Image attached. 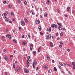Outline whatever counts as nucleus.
<instances>
[{
  "mask_svg": "<svg viewBox=\"0 0 75 75\" xmlns=\"http://www.w3.org/2000/svg\"><path fill=\"white\" fill-rule=\"evenodd\" d=\"M21 71V68L19 67H17L16 69L15 70L16 72H20Z\"/></svg>",
  "mask_w": 75,
  "mask_h": 75,
  "instance_id": "obj_1",
  "label": "nucleus"
},
{
  "mask_svg": "<svg viewBox=\"0 0 75 75\" xmlns=\"http://www.w3.org/2000/svg\"><path fill=\"white\" fill-rule=\"evenodd\" d=\"M29 47H30V50L31 51H32L33 50V48L34 47V46H33V45L32 43H31L30 44Z\"/></svg>",
  "mask_w": 75,
  "mask_h": 75,
  "instance_id": "obj_2",
  "label": "nucleus"
},
{
  "mask_svg": "<svg viewBox=\"0 0 75 75\" xmlns=\"http://www.w3.org/2000/svg\"><path fill=\"white\" fill-rule=\"evenodd\" d=\"M21 23L22 26H24L25 25V22L23 21H21Z\"/></svg>",
  "mask_w": 75,
  "mask_h": 75,
  "instance_id": "obj_3",
  "label": "nucleus"
},
{
  "mask_svg": "<svg viewBox=\"0 0 75 75\" xmlns=\"http://www.w3.org/2000/svg\"><path fill=\"white\" fill-rule=\"evenodd\" d=\"M4 59H5L6 61H8V59L7 57L6 56H4Z\"/></svg>",
  "mask_w": 75,
  "mask_h": 75,
  "instance_id": "obj_4",
  "label": "nucleus"
},
{
  "mask_svg": "<svg viewBox=\"0 0 75 75\" xmlns=\"http://www.w3.org/2000/svg\"><path fill=\"white\" fill-rule=\"evenodd\" d=\"M24 71L25 73L27 74V73H28L29 72V71L28 70H27V69L26 68L24 69Z\"/></svg>",
  "mask_w": 75,
  "mask_h": 75,
  "instance_id": "obj_5",
  "label": "nucleus"
},
{
  "mask_svg": "<svg viewBox=\"0 0 75 75\" xmlns=\"http://www.w3.org/2000/svg\"><path fill=\"white\" fill-rule=\"evenodd\" d=\"M6 37H8L9 38H10V39H11V36L9 35H6Z\"/></svg>",
  "mask_w": 75,
  "mask_h": 75,
  "instance_id": "obj_6",
  "label": "nucleus"
},
{
  "mask_svg": "<svg viewBox=\"0 0 75 75\" xmlns=\"http://www.w3.org/2000/svg\"><path fill=\"white\" fill-rule=\"evenodd\" d=\"M44 68L45 69H47L48 68V65H46L44 66Z\"/></svg>",
  "mask_w": 75,
  "mask_h": 75,
  "instance_id": "obj_7",
  "label": "nucleus"
},
{
  "mask_svg": "<svg viewBox=\"0 0 75 75\" xmlns=\"http://www.w3.org/2000/svg\"><path fill=\"white\" fill-rule=\"evenodd\" d=\"M33 54H34V55H35L37 54V52L35 51H33Z\"/></svg>",
  "mask_w": 75,
  "mask_h": 75,
  "instance_id": "obj_8",
  "label": "nucleus"
},
{
  "mask_svg": "<svg viewBox=\"0 0 75 75\" xmlns=\"http://www.w3.org/2000/svg\"><path fill=\"white\" fill-rule=\"evenodd\" d=\"M40 21L39 20H37L36 21V23L37 24H40Z\"/></svg>",
  "mask_w": 75,
  "mask_h": 75,
  "instance_id": "obj_9",
  "label": "nucleus"
},
{
  "mask_svg": "<svg viewBox=\"0 0 75 75\" xmlns=\"http://www.w3.org/2000/svg\"><path fill=\"white\" fill-rule=\"evenodd\" d=\"M22 44L23 45H26V44H27L26 42H25L24 41H23L22 42Z\"/></svg>",
  "mask_w": 75,
  "mask_h": 75,
  "instance_id": "obj_10",
  "label": "nucleus"
},
{
  "mask_svg": "<svg viewBox=\"0 0 75 75\" xmlns=\"http://www.w3.org/2000/svg\"><path fill=\"white\" fill-rule=\"evenodd\" d=\"M1 38L2 39H3V41H5V37L4 36H1Z\"/></svg>",
  "mask_w": 75,
  "mask_h": 75,
  "instance_id": "obj_11",
  "label": "nucleus"
},
{
  "mask_svg": "<svg viewBox=\"0 0 75 75\" xmlns=\"http://www.w3.org/2000/svg\"><path fill=\"white\" fill-rule=\"evenodd\" d=\"M26 64L27 65V68H28V67H29V66L30 65V63L28 62H27Z\"/></svg>",
  "mask_w": 75,
  "mask_h": 75,
  "instance_id": "obj_12",
  "label": "nucleus"
},
{
  "mask_svg": "<svg viewBox=\"0 0 75 75\" xmlns=\"http://www.w3.org/2000/svg\"><path fill=\"white\" fill-rule=\"evenodd\" d=\"M47 60H50V56H49L47 55Z\"/></svg>",
  "mask_w": 75,
  "mask_h": 75,
  "instance_id": "obj_13",
  "label": "nucleus"
},
{
  "mask_svg": "<svg viewBox=\"0 0 75 75\" xmlns=\"http://www.w3.org/2000/svg\"><path fill=\"white\" fill-rule=\"evenodd\" d=\"M31 12H32V14H33V15H34V14H35V13L33 10L31 11Z\"/></svg>",
  "mask_w": 75,
  "mask_h": 75,
  "instance_id": "obj_14",
  "label": "nucleus"
},
{
  "mask_svg": "<svg viewBox=\"0 0 75 75\" xmlns=\"http://www.w3.org/2000/svg\"><path fill=\"white\" fill-rule=\"evenodd\" d=\"M50 0H47V1L46 3L47 4H50Z\"/></svg>",
  "mask_w": 75,
  "mask_h": 75,
  "instance_id": "obj_15",
  "label": "nucleus"
},
{
  "mask_svg": "<svg viewBox=\"0 0 75 75\" xmlns=\"http://www.w3.org/2000/svg\"><path fill=\"white\" fill-rule=\"evenodd\" d=\"M50 46L52 47H53V43L51 42H50Z\"/></svg>",
  "mask_w": 75,
  "mask_h": 75,
  "instance_id": "obj_16",
  "label": "nucleus"
},
{
  "mask_svg": "<svg viewBox=\"0 0 75 75\" xmlns=\"http://www.w3.org/2000/svg\"><path fill=\"white\" fill-rule=\"evenodd\" d=\"M55 24H53V25H52L51 27L52 28H54V27H55Z\"/></svg>",
  "mask_w": 75,
  "mask_h": 75,
  "instance_id": "obj_17",
  "label": "nucleus"
},
{
  "mask_svg": "<svg viewBox=\"0 0 75 75\" xmlns=\"http://www.w3.org/2000/svg\"><path fill=\"white\" fill-rule=\"evenodd\" d=\"M58 29H59V30H62V28H61V26H59L58 27Z\"/></svg>",
  "mask_w": 75,
  "mask_h": 75,
  "instance_id": "obj_18",
  "label": "nucleus"
},
{
  "mask_svg": "<svg viewBox=\"0 0 75 75\" xmlns=\"http://www.w3.org/2000/svg\"><path fill=\"white\" fill-rule=\"evenodd\" d=\"M24 21L26 23H27L28 22V20L26 18H24Z\"/></svg>",
  "mask_w": 75,
  "mask_h": 75,
  "instance_id": "obj_19",
  "label": "nucleus"
},
{
  "mask_svg": "<svg viewBox=\"0 0 75 75\" xmlns=\"http://www.w3.org/2000/svg\"><path fill=\"white\" fill-rule=\"evenodd\" d=\"M38 29L40 31H41V26L39 27Z\"/></svg>",
  "mask_w": 75,
  "mask_h": 75,
  "instance_id": "obj_20",
  "label": "nucleus"
},
{
  "mask_svg": "<svg viewBox=\"0 0 75 75\" xmlns=\"http://www.w3.org/2000/svg\"><path fill=\"white\" fill-rule=\"evenodd\" d=\"M70 9V7H68L67 9V11L68 12L69 11V9Z\"/></svg>",
  "mask_w": 75,
  "mask_h": 75,
  "instance_id": "obj_21",
  "label": "nucleus"
},
{
  "mask_svg": "<svg viewBox=\"0 0 75 75\" xmlns=\"http://www.w3.org/2000/svg\"><path fill=\"white\" fill-rule=\"evenodd\" d=\"M54 71H57V68L55 67H54Z\"/></svg>",
  "mask_w": 75,
  "mask_h": 75,
  "instance_id": "obj_22",
  "label": "nucleus"
},
{
  "mask_svg": "<svg viewBox=\"0 0 75 75\" xmlns=\"http://www.w3.org/2000/svg\"><path fill=\"white\" fill-rule=\"evenodd\" d=\"M3 18H4V20H6V19H7V17L5 15H4V16L3 17Z\"/></svg>",
  "mask_w": 75,
  "mask_h": 75,
  "instance_id": "obj_23",
  "label": "nucleus"
},
{
  "mask_svg": "<svg viewBox=\"0 0 75 75\" xmlns=\"http://www.w3.org/2000/svg\"><path fill=\"white\" fill-rule=\"evenodd\" d=\"M13 41L14 42H15V43H17V42L16 40L14 39L13 40Z\"/></svg>",
  "mask_w": 75,
  "mask_h": 75,
  "instance_id": "obj_24",
  "label": "nucleus"
},
{
  "mask_svg": "<svg viewBox=\"0 0 75 75\" xmlns=\"http://www.w3.org/2000/svg\"><path fill=\"white\" fill-rule=\"evenodd\" d=\"M57 10L58 11V13H61V11L59 9H57Z\"/></svg>",
  "mask_w": 75,
  "mask_h": 75,
  "instance_id": "obj_25",
  "label": "nucleus"
},
{
  "mask_svg": "<svg viewBox=\"0 0 75 75\" xmlns=\"http://www.w3.org/2000/svg\"><path fill=\"white\" fill-rule=\"evenodd\" d=\"M58 25H59V26H60V27L62 26V25H61V23H57Z\"/></svg>",
  "mask_w": 75,
  "mask_h": 75,
  "instance_id": "obj_26",
  "label": "nucleus"
},
{
  "mask_svg": "<svg viewBox=\"0 0 75 75\" xmlns=\"http://www.w3.org/2000/svg\"><path fill=\"white\" fill-rule=\"evenodd\" d=\"M44 16H45L46 17H47V13H44Z\"/></svg>",
  "mask_w": 75,
  "mask_h": 75,
  "instance_id": "obj_27",
  "label": "nucleus"
},
{
  "mask_svg": "<svg viewBox=\"0 0 75 75\" xmlns=\"http://www.w3.org/2000/svg\"><path fill=\"white\" fill-rule=\"evenodd\" d=\"M49 38H51L52 37L51 35L49 34L48 35Z\"/></svg>",
  "mask_w": 75,
  "mask_h": 75,
  "instance_id": "obj_28",
  "label": "nucleus"
},
{
  "mask_svg": "<svg viewBox=\"0 0 75 75\" xmlns=\"http://www.w3.org/2000/svg\"><path fill=\"white\" fill-rule=\"evenodd\" d=\"M72 64L73 66H75V62H72Z\"/></svg>",
  "mask_w": 75,
  "mask_h": 75,
  "instance_id": "obj_29",
  "label": "nucleus"
},
{
  "mask_svg": "<svg viewBox=\"0 0 75 75\" xmlns=\"http://www.w3.org/2000/svg\"><path fill=\"white\" fill-rule=\"evenodd\" d=\"M11 14L12 16H14V14H13V12H11Z\"/></svg>",
  "mask_w": 75,
  "mask_h": 75,
  "instance_id": "obj_30",
  "label": "nucleus"
},
{
  "mask_svg": "<svg viewBox=\"0 0 75 75\" xmlns=\"http://www.w3.org/2000/svg\"><path fill=\"white\" fill-rule=\"evenodd\" d=\"M24 4L25 5H26L27 4V1H25L24 3Z\"/></svg>",
  "mask_w": 75,
  "mask_h": 75,
  "instance_id": "obj_31",
  "label": "nucleus"
},
{
  "mask_svg": "<svg viewBox=\"0 0 75 75\" xmlns=\"http://www.w3.org/2000/svg\"><path fill=\"white\" fill-rule=\"evenodd\" d=\"M59 64L61 66H63V64L61 62L59 63Z\"/></svg>",
  "mask_w": 75,
  "mask_h": 75,
  "instance_id": "obj_32",
  "label": "nucleus"
},
{
  "mask_svg": "<svg viewBox=\"0 0 75 75\" xmlns=\"http://www.w3.org/2000/svg\"><path fill=\"white\" fill-rule=\"evenodd\" d=\"M46 39H47V40H48V39H49V38H49V36L48 35L46 36Z\"/></svg>",
  "mask_w": 75,
  "mask_h": 75,
  "instance_id": "obj_33",
  "label": "nucleus"
},
{
  "mask_svg": "<svg viewBox=\"0 0 75 75\" xmlns=\"http://www.w3.org/2000/svg\"><path fill=\"white\" fill-rule=\"evenodd\" d=\"M6 3H7V2H6V1H4V2H3L4 4H6Z\"/></svg>",
  "mask_w": 75,
  "mask_h": 75,
  "instance_id": "obj_34",
  "label": "nucleus"
},
{
  "mask_svg": "<svg viewBox=\"0 0 75 75\" xmlns=\"http://www.w3.org/2000/svg\"><path fill=\"white\" fill-rule=\"evenodd\" d=\"M13 67L14 69L15 68V65L14 64H13Z\"/></svg>",
  "mask_w": 75,
  "mask_h": 75,
  "instance_id": "obj_35",
  "label": "nucleus"
},
{
  "mask_svg": "<svg viewBox=\"0 0 75 75\" xmlns=\"http://www.w3.org/2000/svg\"><path fill=\"white\" fill-rule=\"evenodd\" d=\"M3 14L4 15V16H7V14H6V13H3Z\"/></svg>",
  "mask_w": 75,
  "mask_h": 75,
  "instance_id": "obj_36",
  "label": "nucleus"
},
{
  "mask_svg": "<svg viewBox=\"0 0 75 75\" xmlns=\"http://www.w3.org/2000/svg\"><path fill=\"white\" fill-rule=\"evenodd\" d=\"M49 32H51V28H50L49 29Z\"/></svg>",
  "mask_w": 75,
  "mask_h": 75,
  "instance_id": "obj_37",
  "label": "nucleus"
},
{
  "mask_svg": "<svg viewBox=\"0 0 75 75\" xmlns=\"http://www.w3.org/2000/svg\"><path fill=\"white\" fill-rule=\"evenodd\" d=\"M59 43L60 44H61L62 45H63V42H62V41L60 42Z\"/></svg>",
  "mask_w": 75,
  "mask_h": 75,
  "instance_id": "obj_38",
  "label": "nucleus"
},
{
  "mask_svg": "<svg viewBox=\"0 0 75 75\" xmlns=\"http://www.w3.org/2000/svg\"><path fill=\"white\" fill-rule=\"evenodd\" d=\"M54 27H55V28H58V26H57V25H55H55H54Z\"/></svg>",
  "mask_w": 75,
  "mask_h": 75,
  "instance_id": "obj_39",
  "label": "nucleus"
},
{
  "mask_svg": "<svg viewBox=\"0 0 75 75\" xmlns=\"http://www.w3.org/2000/svg\"><path fill=\"white\" fill-rule=\"evenodd\" d=\"M34 63L35 65H36L37 64V61H36V60L35 61Z\"/></svg>",
  "mask_w": 75,
  "mask_h": 75,
  "instance_id": "obj_40",
  "label": "nucleus"
},
{
  "mask_svg": "<svg viewBox=\"0 0 75 75\" xmlns=\"http://www.w3.org/2000/svg\"><path fill=\"white\" fill-rule=\"evenodd\" d=\"M7 52V51H6V50L5 49H4L3 50V52Z\"/></svg>",
  "mask_w": 75,
  "mask_h": 75,
  "instance_id": "obj_41",
  "label": "nucleus"
},
{
  "mask_svg": "<svg viewBox=\"0 0 75 75\" xmlns=\"http://www.w3.org/2000/svg\"><path fill=\"white\" fill-rule=\"evenodd\" d=\"M48 72L49 73H51V70H49L48 71Z\"/></svg>",
  "mask_w": 75,
  "mask_h": 75,
  "instance_id": "obj_42",
  "label": "nucleus"
},
{
  "mask_svg": "<svg viewBox=\"0 0 75 75\" xmlns=\"http://www.w3.org/2000/svg\"><path fill=\"white\" fill-rule=\"evenodd\" d=\"M33 68H35V66H34V62H33Z\"/></svg>",
  "mask_w": 75,
  "mask_h": 75,
  "instance_id": "obj_43",
  "label": "nucleus"
},
{
  "mask_svg": "<svg viewBox=\"0 0 75 75\" xmlns=\"http://www.w3.org/2000/svg\"><path fill=\"white\" fill-rule=\"evenodd\" d=\"M63 30H64V31H66L67 30V29H65V28H64L63 29Z\"/></svg>",
  "mask_w": 75,
  "mask_h": 75,
  "instance_id": "obj_44",
  "label": "nucleus"
},
{
  "mask_svg": "<svg viewBox=\"0 0 75 75\" xmlns=\"http://www.w3.org/2000/svg\"><path fill=\"white\" fill-rule=\"evenodd\" d=\"M12 6H11V5H9L8 7H9V8H11V7Z\"/></svg>",
  "mask_w": 75,
  "mask_h": 75,
  "instance_id": "obj_45",
  "label": "nucleus"
},
{
  "mask_svg": "<svg viewBox=\"0 0 75 75\" xmlns=\"http://www.w3.org/2000/svg\"><path fill=\"white\" fill-rule=\"evenodd\" d=\"M64 64L65 66H66L67 65V63H64Z\"/></svg>",
  "mask_w": 75,
  "mask_h": 75,
  "instance_id": "obj_46",
  "label": "nucleus"
},
{
  "mask_svg": "<svg viewBox=\"0 0 75 75\" xmlns=\"http://www.w3.org/2000/svg\"><path fill=\"white\" fill-rule=\"evenodd\" d=\"M28 38H30V34H28Z\"/></svg>",
  "mask_w": 75,
  "mask_h": 75,
  "instance_id": "obj_47",
  "label": "nucleus"
},
{
  "mask_svg": "<svg viewBox=\"0 0 75 75\" xmlns=\"http://www.w3.org/2000/svg\"><path fill=\"white\" fill-rule=\"evenodd\" d=\"M18 0L19 3H21V1L20 0Z\"/></svg>",
  "mask_w": 75,
  "mask_h": 75,
  "instance_id": "obj_48",
  "label": "nucleus"
},
{
  "mask_svg": "<svg viewBox=\"0 0 75 75\" xmlns=\"http://www.w3.org/2000/svg\"><path fill=\"white\" fill-rule=\"evenodd\" d=\"M59 68L60 69H61V68H62V67H61V66H59Z\"/></svg>",
  "mask_w": 75,
  "mask_h": 75,
  "instance_id": "obj_49",
  "label": "nucleus"
},
{
  "mask_svg": "<svg viewBox=\"0 0 75 75\" xmlns=\"http://www.w3.org/2000/svg\"><path fill=\"white\" fill-rule=\"evenodd\" d=\"M68 73L69 74H70V75H71V72H70V71H68Z\"/></svg>",
  "mask_w": 75,
  "mask_h": 75,
  "instance_id": "obj_50",
  "label": "nucleus"
},
{
  "mask_svg": "<svg viewBox=\"0 0 75 75\" xmlns=\"http://www.w3.org/2000/svg\"><path fill=\"white\" fill-rule=\"evenodd\" d=\"M62 45H59V47H60V48H61V47H62Z\"/></svg>",
  "mask_w": 75,
  "mask_h": 75,
  "instance_id": "obj_51",
  "label": "nucleus"
},
{
  "mask_svg": "<svg viewBox=\"0 0 75 75\" xmlns=\"http://www.w3.org/2000/svg\"><path fill=\"white\" fill-rule=\"evenodd\" d=\"M60 35H61V36H62V35H63V33H60Z\"/></svg>",
  "mask_w": 75,
  "mask_h": 75,
  "instance_id": "obj_52",
  "label": "nucleus"
},
{
  "mask_svg": "<svg viewBox=\"0 0 75 75\" xmlns=\"http://www.w3.org/2000/svg\"><path fill=\"white\" fill-rule=\"evenodd\" d=\"M10 57V58H13V55H11Z\"/></svg>",
  "mask_w": 75,
  "mask_h": 75,
  "instance_id": "obj_53",
  "label": "nucleus"
},
{
  "mask_svg": "<svg viewBox=\"0 0 75 75\" xmlns=\"http://www.w3.org/2000/svg\"><path fill=\"white\" fill-rule=\"evenodd\" d=\"M5 13H6V14H8V11H6Z\"/></svg>",
  "mask_w": 75,
  "mask_h": 75,
  "instance_id": "obj_54",
  "label": "nucleus"
},
{
  "mask_svg": "<svg viewBox=\"0 0 75 75\" xmlns=\"http://www.w3.org/2000/svg\"><path fill=\"white\" fill-rule=\"evenodd\" d=\"M27 62L30 63V60H29V59H28Z\"/></svg>",
  "mask_w": 75,
  "mask_h": 75,
  "instance_id": "obj_55",
  "label": "nucleus"
},
{
  "mask_svg": "<svg viewBox=\"0 0 75 75\" xmlns=\"http://www.w3.org/2000/svg\"><path fill=\"white\" fill-rule=\"evenodd\" d=\"M40 34L42 35H43L44 34H43V33H42V32H40Z\"/></svg>",
  "mask_w": 75,
  "mask_h": 75,
  "instance_id": "obj_56",
  "label": "nucleus"
},
{
  "mask_svg": "<svg viewBox=\"0 0 75 75\" xmlns=\"http://www.w3.org/2000/svg\"><path fill=\"white\" fill-rule=\"evenodd\" d=\"M58 35H59L58 33H56L57 36H58Z\"/></svg>",
  "mask_w": 75,
  "mask_h": 75,
  "instance_id": "obj_57",
  "label": "nucleus"
},
{
  "mask_svg": "<svg viewBox=\"0 0 75 75\" xmlns=\"http://www.w3.org/2000/svg\"><path fill=\"white\" fill-rule=\"evenodd\" d=\"M22 38H24V35H22Z\"/></svg>",
  "mask_w": 75,
  "mask_h": 75,
  "instance_id": "obj_58",
  "label": "nucleus"
},
{
  "mask_svg": "<svg viewBox=\"0 0 75 75\" xmlns=\"http://www.w3.org/2000/svg\"><path fill=\"white\" fill-rule=\"evenodd\" d=\"M18 28H19V30H21V27H18Z\"/></svg>",
  "mask_w": 75,
  "mask_h": 75,
  "instance_id": "obj_59",
  "label": "nucleus"
},
{
  "mask_svg": "<svg viewBox=\"0 0 75 75\" xmlns=\"http://www.w3.org/2000/svg\"><path fill=\"white\" fill-rule=\"evenodd\" d=\"M73 69H75V66H73Z\"/></svg>",
  "mask_w": 75,
  "mask_h": 75,
  "instance_id": "obj_60",
  "label": "nucleus"
},
{
  "mask_svg": "<svg viewBox=\"0 0 75 75\" xmlns=\"http://www.w3.org/2000/svg\"><path fill=\"white\" fill-rule=\"evenodd\" d=\"M38 52H40V50L38 49Z\"/></svg>",
  "mask_w": 75,
  "mask_h": 75,
  "instance_id": "obj_61",
  "label": "nucleus"
},
{
  "mask_svg": "<svg viewBox=\"0 0 75 75\" xmlns=\"http://www.w3.org/2000/svg\"><path fill=\"white\" fill-rule=\"evenodd\" d=\"M30 56H28V59H30Z\"/></svg>",
  "mask_w": 75,
  "mask_h": 75,
  "instance_id": "obj_62",
  "label": "nucleus"
},
{
  "mask_svg": "<svg viewBox=\"0 0 75 75\" xmlns=\"http://www.w3.org/2000/svg\"><path fill=\"white\" fill-rule=\"evenodd\" d=\"M12 20L13 21H15V19H14V18H12Z\"/></svg>",
  "mask_w": 75,
  "mask_h": 75,
  "instance_id": "obj_63",
  "label": "nucleus"
},
{
  "mask_svg": "<svg viewBox=\"0 0 75 75\" xmlns=\"http://www.w3.org/2000/svg\"><path fill=\"white\" fill-rule=\"evenodd\" d=\"M67 51L68 52H69L70 51V50L69 49H67Z\"/></svg>",
  "mask_w": 75,
  "mask_h": 75,
  "instance_id": "obj_64",
  "label": "nucleus"
}]
</instances>
